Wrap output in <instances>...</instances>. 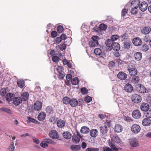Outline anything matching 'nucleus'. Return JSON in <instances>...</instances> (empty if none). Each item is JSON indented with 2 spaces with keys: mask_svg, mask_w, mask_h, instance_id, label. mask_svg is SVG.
Masks as SVG:
<instances>
[{
  "mask_svg": "<svg viewBox=\"0 0 151 151\" xmlns=\"http://www.w3.org/2000/svg\"><path fill=\"white\" fill-rule=\"evenodd\" d=\"M22 101L19 97L15 96L13 101V103L15 106H17L22 103Z\"/></svg>",
  "mask_w": 151,
  "mask_h": 151,
  "instance_id": "9d476101",
  "label": "nucleus"
},
{
  "mask_svg": "<svg viewBox=\"0 0 151 151\" xmlns=\"http://www.w3.org/2000/svg\"><path fill=\"white\" fill-rule=\"evenodd\" d=\"M63 27L61 25L58 26L57 28V30L58 32L59 33H61L63 30Z\"/></svg>",
  "mask_w": 151,
  "mask_h": 151,
  "instance_id": "5fc2aeb1",
  "label": "nucleus"
},
{
  "mask_svg": "<svg viewBox=\"0 0 151 151\" xmlns=\"http://www.w3.org/2000/svg\"><path fill=\"white\" fill-rule=\"evenodd\" d=\"M124 90L127 92L131 93L133 90V87L130 84L127 83L125 85L124 87Z\"/></svg>",
  "mask_w": 151,
  "mask_h": 151,
  "instance_id": "4468645a",
  "label": "nucleus"
},
{
  "mask_svg": "<svg viewBox=\"0 0 151 151\" xmlns=\"http://www.w3.org/2000/svg\"><path fill=\"white\" fill-rule=\"evenodd\" d=\"M111 149L114 151H118V148H117L114 143L111 141H109L108 143Z\"/></svg>",
  "mask_w": 151,
  "mask_h": 151,
  "instance_id": "e433bc0d",
  "label": "nucleus"
},
{
  "mask_svg": "<svg viewBox=\"0 0 151 151\" xmlns=\"http://www.w3.org/2000/svg\"><path fill=\"white\" fill-rule=\"evenodd\" d=\"M146 35L143 37V40L144 41L146 42H147L149 41L150 42V37L149 35Z\"/></svg>",
  "mask_w": 151,
  "mask_h": 151,
  "instance_id": "8fccbe9b",
  "label": "nucleus"
},
{
  "mask_svg": "<svg viewBox=\"0 0 151 151\" xmlns=\"http://www.w3.org/2000/svg\"><path fill=\"white\" fill-rule=\"evenodd\" d=\"M139 87L138 88V90L139 92L141 93H144L147 92L146 88L141 84H139Z\"/></svg>",
  "mask_w": 151,
  "mask_h": 151,
  "instance_id": "412c9836",
  "label": "nucleus"
},
{
  "mask_svg": "<svg viewBox=\"0 0 151 151\" xmlns=\"http://www.w3.org/2000/svg\"><path fill=\"white\" fill-rule=\"evenodd\" d=\"M128 11V9H126L122 10V16L124 17L126 14L127 13Z\"/></svg>",
  "mask_w": 151,
  "mask_h": 151,
  "instance_id": "052dcab7",
  "label": "nucleus"
},
{
  "mask_svg": "<svg viewBox=\"0 0 151 151\" xmlns=\"http://www.w3.org/2000/svg\"><path fill=\"white\" fill-rule=\"evenodd\" d=\"M34 107L36 110L39 111L42 108V103L40 101H36L34 104Z\"/></svg>",
  "mask_w": 151,
  "mask_h": 151,
  "instance_id": "2eb2a0df",
  "label": "nucleus"
},
{
  "mask_svg": "<svg viewBox=\"0 0 151 151\" xmlns=\"http://www.w3.org/2000/svg\"><path fill=\"white\" fill-rule=\"evenodd\" d=\"M131 9L130 12L133 15H135L137 13L138 8H134L133 6H131Z\"/></svg>",
  "mask_w": 151,
  "mask_h": 151,
  "instance_id": "79ce46f5",
  "label": "nucleus"
},
{
  "mask_svg": "<svg viewBox=\"0 0 151 151\" xmlns=\"http://www.w3.org/2000/svg\"><path fill=\"white\" fill-rule=\"evenodd\" d=\"M86 151H99V149L98 148L88 147L86 149Z\"/></svg>",
  "mask_w": 151,
  "mask_h": 151,
  "instance_id": "603ef678",
  "label": "nucleus"
},
{
  "mask_svg": "<svg viewBox=\"0 0 151 151\" xmlns=\"http://www.w3.org/2000/svg\"><path fill=\"white\" fill-rule=\"evenodd\" d=\"M142 125L145 126H150L151 124V120L147 117L144 119L142 121Z\"/></svg>",
  "mask_w": 151,
  "mask_h": 151,
  "instance_id": "a211bd4d",
  "label": "nucleus"
},
{
  "mask_svg": "<svg viewBox=\"0 0 151 151\" xmlns=\"http://www.w3.org/2000/svg\"><path fill=\"white\" fill-rule=\"evenodd\" d=\"M140 3L139 0H133L131 3V6L134 8H138L139 6Z\"/></svg>",
  "mask_w": 151,
  "mask_h": 151,
  "instance_id": "b1692460",
  "label": "nucleus"
},
{
  "mask_svg": "<svg viewBox=\"0 0 151 151\" xmlns=\"http://www.w3.org/2000/svg\"><path fill=\"white\" fill-rule=\"evenodd\" d=\"M146 100L148 103L151 104V95H148Z\"/></svg>",
  "mask_w": 151,
  "mask_h": 151,
  "instance_id": "774afa93",
  "label": "nucleus"
},
{
  "mask_svg": "<svg viewBox=\"0 0 151 151\" xmlns=\"http://www.w3.org/2000/svg\"><path fill=\"white\" fill-rule=\"evenodd\" d=\"M29 96V94L27 92H24L22 93L20 97L21 98L22 101H25L28 99Z\"/></svg>",
  "mask_w": 151,
  "mask_h": 151,
  "instance_id": "aec40b11",
  "label": "nucleus"
},
{
  "mask_svg": "<svg viewBox=\"0 0 151 151\" xmlns=\"http://www.w3.org/2000/svg\"><path fill=\"white\" fill-rule=\"evenodd\" d=\"M78 101L75 99H72L70 100V104L72 107H76L78 105Z\"/></svg>",
  "mask_w": 151,
  "mask_h": 151,
  "instance_id": "cd10ccee",
  "label": "nucleus"
},
{
  "mask_svg": "<svg viewBox=\"0 0 151 151\" xmlns=\"http://www.w3.org/2000/svg\"><path fill=\"white\" fill-rule=\"evenodd\" d=\"M28 120L32 123H34L36 124H39V122L36 120L31 118V117L29 116L27 118Z\"/></svg>",
  "mask_w": 151,
  "mask_h": 151,
  "instance_id": "09e8293b",
  "label": "nucleus"
},
{
  "mask_svg": "<svg viewBox=\"0 0 151 151\" xmlns=\"http://www.w3.org/2000/svg\"><path fill=\"white\" fill-rule=\"evenodd\" d=\"M89 45L91 47H94L98 45L99 43L98 42L95 41H91L89 42Z\"/></svg>",
  "mask_w": 151,
  "mask_h": 151,
  "instance_id": "a19ab883",
  "label": "nucleus"
},
{
  "mask_svg": "<svg viewBox=\"0 0 151 151\" xmlns=\"http://www.w3.org/2000/svg\"><path fill=\"white\" fill-rule=\"evenodd\" d=\"M134 57L135 60L137 61H139L142 58V54L141 52H137L134 54Z\"/></svg>",
  "mask_w": 151,
  "mask_h": 151,
  "instance_id": "393cba45",
  "label": "nucleus"
},
{
  "mask_svg": "<svg viewBox=\"0 0 151 151\" xmlns=\"http://www.w3.org/2000/svg\"><path fill=\"white\" fill-rule=\"evenodd\" d=\"M113 140L116 143H119L121 142V140L117 136H114L113 137Z\"/></svg>",
  "mask_w": 151,
  "mask_h": 151,
  "instance_id": "49530a36",
  "label": "nucleus"
},
{
  "mask_svg": "<svg viewBox=\"0 0 151 151\" xmlns=\"http://www.w3.org/2000/svg\"><path fill=\"white\" fill-rule=\"evenodd\" d=\"M103 151H113L109 147H104L103 148Z\"/></svg>",
  "mask_w": 151,
  "mask_h": 151,
  "instance_id": "338daca9",
  "label": "nucleus"
},
{
  "mask_svg": "<svg viewBox=\"0 0 151 151\" xmlns=\"http://www.w3.org/2000/svg\"><path fill=\"white\" fill-rule=\"evenodd\" d=\"M0 110L4 111L5 112L12 114V111L10 109L5 108V107H1L0 108Z\"/></svg>",
  "mask_w": 151,
  "mask_h": 151,
  "instance_id": "ea45409f",
  "label": "nucleus"
},
{
  "mask_svg": "<svg viewBox=\"0 0 151 151\" xmlns=\"http://www.w3.org/2000/svg\"><path fill=\"white\" fill-rule=\"evenodd\" d=\"M115 64L116 63L114 61H112L109 62V67L113 68L115 66Z\"/></svg>",
  "mask_w": 151,
  "mask_h": 151,
  "instance_id": "0e129e2a",
  "label": "nucleus"
},
{
  "mask_svg": "<svg viewBox=\"0 0 151 151\" xmlns=\"http://www.w3.org/2000/svg\"><path fill=\"white\" fill-rule=\"evenodd\" d=\"M81 146L80 145H72L70 146V149L73 151H77L80 150Z\"/></svg>",
  "mask_w": 151,
  "mask_h": 151,
  "instance_id": "c756f323",
  "label": "nucleus"
},
{
  "mask_svg": "<svg viewBox=\"0 0 151 151\" xmlns=\"http://www.w3.org/2000/svg\"><path fill=\"white\" fill-rule=\"evenodd\" d=\"M88 92V90L86 88L83 87L81 89V92L84 95L86 94Z\"/></svg>",
  "mask_w": 151,
  "mask_h": 151,
  "instance_id": "6e6d98bb",
  "label": "nucleus"
},
{
  "mask_svg": "<svg viewBox=\"0 0 151 151\" xmlns=\"http://www.w3.org/2000/svg\"><path fill=\"white\" fill-rule=\"evenodd\" d=\"M118 78L121 80H125L127 78V74L123 72H119L117 74Z\"/></svg>",
  "mask_w": 151,
  "mask_h": 151,
  "instance_id": "f3484780",
  "label": "nucleus"
},
{
  "mask_svg": "<svg viewBox=\"0 0 151 151\" xmlns=\"http://www.w3.org/2000/svg\"><path fill=\"white\" fill-rule=\"evenodd\" d=\"M40 146L43 148L46 147H48V145L45 142H43V141L40 143Z\"/></svg>",
  "mask_w": 151,
  "mask_h": 151,
  "instance_id": "e2e57ef3",
  "label": "nucleus"
},
{
  "mask_svg": "<svg viewBox=\"0 0 151 151\" xmlns=\"http://www.w3.org/2000/svg\"><path fill=\"white\" fill-rule=\"evenodd\" d=\"M90 134L92 137H96L98 135V131L96 129H93L90 130Z\"/></svg>",
  "mask_w": 151,
  "mask_h": 151,
  "instance_id": "c85d7f7f",
  "label": "nucleus"
},
{
  "mask_svg": "<svg viewBox=\"0 0 151 151\" xmlns=\"http://www.w3.org/2000/svg\"><path fill=\"white\" fill-rule=\"evenodd\" d=\"M57 125L58 127L63 128L65 126V123L64 120L62 119H59L57 122Z\"/></svg>",
  "mask_w": 151,
  "mask_h": 151,
  "instance_id": "bb28decb",
  "label": "nucleus"
},
{
  "mask_svg": "<svg viewBox=\"0 0 151 151\" xmlns=\"http://www.w3.org/2000/svg\"><path fill=\"white\" fill-rule=\"evenodd\" d=\"M120 47L119 44L118 43H116L114 42L112 47V48H111V50L113 49L114 50L118 51L120 49Z\"/></svg>",
  "mask_w": 151,
  "mask_h": 151,
  "instance_id": "7c9ffc66",
  "label": "nucleus"
},
{
  "mask_svg": "<svg viewBox=\"0 0 151 151\" xmlns=\"http://www.w3.org/2000/svg\"><path fill=\"white\" fill-rule=\"evenodd\" d=\"M132 115L133 117L135 119H139L141 116V113L138 110H134L132 112Z\"/></svg>",
  "mask_w": 151,
  "mask_h": 151,
  "instance_id": "f8f14e48",
  "label": "nucleus"
},
{
  "mask_svg": "<svg viewBox=\"0 0 151 151\" xmlns=\"http://www.w3.org/2000/svg\"><path fill=\"white\" fill-rule=\"evenodd\" d=\"M114 42L112 41L111 39H108L106 42V44L107 47H109L108 48L110 50H111V48Z\"/></svg>",
  "mask_w": 151,
  "mask_h": 151,
  "instance_id": "a878e982",
  "label": "nucleus"
},
{
  "mask_svg": "<svg viewBox=\"0 0 151 151\" xmlns=\"http://www.w3.org/2000/svg\"><path fill=\"white\" fill-rule=\"evenodd\" d=\"M49 135L52 139H58L60 140L59 134L58 132L55 130H52L49 133Z\"/></svg>",
  "mask_w": 151,
  "mask_h": 151,
  "instance_id": "7ed1b4c3",
  "label": "nucleus"
},
{
  "mask_svg": "<svg viewBox=\"0 0 151 151\" xmlns=\"http://www.w3.org/2000/svg\"><path fill=\"white\" fill-rule=\"evenodd\" d=\"M43 142H45L52 145H55L56 144V142L52 141V139H44L43 140Z\"/></svg>",
  "mask_w": 151,
  "mask_h": 151,
  "instance_id": "58836bf2",
  "label": "nucleus"
},
{
  "mask_svg": "<svg viewBox=\"0 0 151 151\" xmlns=\"http://www.w3.org/2000/svg\"><path fill=\"white\" fill-rule=\"evenodd\" d=\"M149 49V46L148 45L144 44L140 47V50L143 52L147 51Z\"/></svg>",
  "mask_w": 151,
  "mask_h": 151,
  "instance_id": "c9c22d12",
  "label": "nucleus"
},
{
  "mask_svg": "<svg viewBox=\"0 0 151 151\" xmlns=\"http://www.w3.org/2000/svg\"><path fill=\"white\" fill-rule=\"evenodd\" d=\"M123 46L124 49H128L131 46V43L128 42H124L123 43Z\"/></svg>",
  "mask_w": 151,
  "mask_h": 151,
  "instance_id": "c03bdc74",
  "label": "nucleus"
},
{
  "mask_svg": "<svg viewBox=\"0 0 151 151\" xmlns=\"http://www.w3.org/2000/svg\"><path fill=\"white\" fill-rule=\"evenodd\" d=\"M133 77L132 79V81L135 83H138L140 80L139 77L137 75L132 76Z\"/></svg>",
  "mask_w": 151,
  "mask_h": 151,
  "instance_id": "4c0bfd02",
  "label": "nucleus"
},
{
  "mask_svg": "<svg viewBox=\"0 0 151 151\" xmlns=\"http://www.w3.org/2000/svg\"><path fill=\"white\" fill-rule=\"evenodd\" d=\"M107 27L106 25L104 24H101L99 26V28L101 30H105Z\"/></svg>",
  "mask_w": 151,
  "mask_h": 151,
  "instance_id": "3c124183",
  "label": "nucleus"
},
{
  "mask_svg": "<svg viewBox=\"0 0 151 151\" xmlns=\"http://www.w3.org/2000/svg\"><path fill=\"white\" fill-rule=\"evenodd\" d=\"M110 122H107L106 124L100 127V131L102 134H106L107 133L108 130V127H109Z\"/></svg>",
  "mask_w": 151,
  "mask_h": 151,
  "instance_id": "39448f33",
  "label": "nucleus"
},
{
  "mask_svg": "<svg viewBox=\"0 0 151 151\" xmlns=\"http://www.w3.org/2000/svg\"><path fill=\"white\" fill-rule=\"evenodd\" d=\"M95 54L100 56V57L104 58L106 57V55L104 52H103L101 49L99 48H96L94 50Z\"/></svg>",
  "mask_w": 151,
  "mask_h": 151,
  "instance_id": "423d86ee",
  "label": "nucleus"
},
{
  "mask_svg": "<svg viewBox=\"0 0 151 151\" xmlns=\"http://www.w3.org/2000/svg\"><path fill=\"white\" fill-rule=\"evenodd\" d=\"M151 31V28L150 27L147 26L142 27L141 30L142 34L144 35H147Z\"/></svg>",
  "mask_w": 151,
  "mask_h": 151,
  "instance_id": "6e6552de",
  "label": "nucleus"
},
{
  "mask_svg": "<svg viewBox=\"0 0 151 151\" xmlns=\"http://www.w3.org/2000/svg\"><path fill=\"white\" fill-rule=\"evenodd\" d=\"M132 132L134 133H137L139 132L141 128L139 125L137 124H134L131 127Z\"/></svg>",
  "mask_w": 151,
  "mask_h": 151,
  "instance_id": "0eeeda50",
  "label": "nucleus"
},
{
  "mask_svg": "<svg viewBox=\"0 0 151 151\" xmlns=\"http://www.w3.org/2000/svg\"><path fill=\"white\" fill-rule=\"evenodd\" d=\"M92 40L91 41H95L98 42V40L99 39V37L96 36H93L92 37Z\"/></svg>",
  "mask_w": 151,
  "mask_h": 151,
  "instance_id": "69168bd1",
  "label": "nucleus"
},
{
  "mask_svg": "<svg viewBox=\"0 0 151 151\" xmlns=\"http://www.w3.org/2000/svg\"><path fill=\"white\" fill-rule=\"evenodd\" d=\"M148 6L146 2L143 1L139 5V7L142 11L144 12L147 9Z\"/></svg>",
  "mask_w": 151,
  "mask_h": 151,
  "instance_id": "9b49d317",
  "label": "nucleus"
},
{
  "mask_svg": "<svg viewBox=\"0 0 151 151\" xmlns=\"http://www.w3.org/2000/svg\"><path fill=\"white\" fill-rule=\"evenodd\" d=\"M70 99L69 97H65L63 98V101L64 104L67 105L69 104H70Z\"/></svg>",
  "mask_w": 151,
  "mask_h": 151,
  "instance_id": "37998d69",
  "label": "nucleus"
},
{
  "mask_svg": "<svg viewBox=\"0 0 151 151\" xmlns=\"http://www.w3.org/2000/svg\"><path fill=\"white\" fill-rule=\"evenodd\" d=\"M15 96V95L12 93H9L6 94V98L8 101H13V99Z\"/></svg>",
  "mask_w": 151,
  "mask_h": 151,
  "instance_id": "dca6fc26",
  "label": "nucleus"
},
{
  "mask_svg": "<svg viewBox=\"0 0 151 151\" xmlns=\"http://www.w3.org/2000/svg\"><path fill=\"white\" fill-rule=\"evenodd\" d=\"M18 86L21 88H23L25 85L24 81L22 79H19L17 82Z\"/></svg>",
  "mask_w": 151,
  "mask_h": 151,
  "instance_id": "473e14b6",
  "label": "nucleus"
},
{
  "mask_svg": "<svg viewBox=\"0 0 151 151\" xmlns=\"http://www.w3.org/2000/svg\"><path fill=\"white\" fill-rule=\"evenodd\" d=\"M60 46V49L61 50H64L66 49V45L64 43L61 44Z\"/></svg>",
  "mask_w": 151,
  "mask_h": 151,
  "instance_id": "13d9d810",
  "label": "nucleus"
},
{
  "mask_svg": "<svg viewBox=\"0 0 151 151\" xmlns=\"http://www.w3.org/2000/svg\"><path fill=\"white\" fill-rule=\"evenodd\" d=\"M89 129L88 127L86 126H84L81 128L80 131L82 133L87 134L89 132Z\"/></svg>",
  "mask_w": 151,
  "mask_h": 151,
  "instance_id": "f704fd0d",
  "label": "nucleus"
},
{
  "mask_svg": "<svg viewBox=\"0 0 151 151\" xmlns=\"http://www.w3.org/2000/svg\"><path fill=\"white\" fill-rule=\"evenodd\" d=\"M63 137L66 139H70L71 137V134L69 132H65L63 133Z\"/></svg>",
  "mask_w": 151,
  "mask_h": 151,
  "instance_id": "2f4dec72",
  "label": "nucleus"
},
{
  "mask_svg": "<svg viewBox=\"0 0 151 151\" xmlns=\"http://www.w3.org/2000/svg\"><path fill=\"white\" fill-rule=\"evenodd\" d=\"M132 42L133 44L135 46H140L142 43V41L139 37H136L134 38Z\"/></svg>",
  "mask_w": 151,
  "mask_h": 151,
  "instance_id": "1a4fd4ad",
  "label": "nucleus"
},
{
  "mask_svg": "<svg viewBox=\"0 0 151 151\" xmlns=\"http://www.w3.org/2000/svg\"><path fill=\"white\" fill-rule=\"evenodd\" d=\"M119 38V36L117 35H114L111 36V40L114 42V41L116 40Z\"/></svg>",
  "mask_w": 151,
  "mask_h": 151,
  "instance_id": "4d7b16f0",
  "label": "nucleus"
},
{
  "mask_svg": "<svg viewBox=\"0 0 151 151\" xmlns=\"http://www.w3.org/2000/svg\"><path fill=\"white\" fill-rule=\"evenodd\" d=\"M7 93L6 90L5 88H2L0 91V94L2 96L5 95Z\"/></svg>",
  "mask_w": 151,
  "mask_h": 151,
  "instance_id": "de8ad7c7",
  "label": "nucleus"
},
{
  "mask_svg": "<svg viewBox=\"0 0 151 151\" xmlns=\"http://www.w3.org/2000/svg\"><path fill=\"white\" fill-rule=\"evenodd\" d=\"M46 113L49 115H52L54 113V111L52 106H47L45 109Z\"/></svg>",
  "mask_w": 151,
  "mask_h": 151,
  "instance_id": "5701e85b",
  "label": "nucleus"
},
{
  "mask_svg": "<svg viewBox=\"0 0 151 151\" xmlns=\"http://www.w3.org/2000/svg\"><path fill=\"white\" fill-rule=\"evenodd\" d=\"M52 60L53 62H57L59 61V57L56 56H53L52 57Z\"/></svg>",
  "mask_w": 151,
  "mask_h": 151,
  "instance_id": "680f3d73",
  "label": "nucleus"
},
{
  "mask_svg": "<svg viewBox=\"0 0 151 151\" xmlns=\"http://www.w3.org/2000/svg\"><path fill=\"white\" fill-rule=\"evenodd\" d=\"M131 99L133 102L137 104L141 101L142 98L140 95L134 93L132 95Z\"/></svg>",
  "mask_w": 151,
  "mask_h": 151,
  "instance_id": "f03ea898",
  "label": "nucleus"
},
{
  "mask_svg": "<svg viewBox=\"0 0 151 151\" xmlns=\"http://www.w3.org/2000/svg\"><path fill=\"white\" fill-rule=\"evenodd\" d=\"M127 70L129 75L132 76H136L137 75L138 71L134 65L131 64L127 67Z\"/></svg>",
  "mask_w": 151,
  "mask_h": 151,
  "instance_id": "f257e3e1",
  "label": "nucleus"
},
{
  "mask_svg": "<svg viewBox=\"0 0 151 151\" xmlns=\"http://www.w3.org/2000/svg\"><path fill=\"white\" fill-rule=\"evenodd\" d=\"M92 99L91 97L89 96H87L85 98V101L87 103L90 102L92 100Z\"/></svg>",
  "mask_w": 151,
  "mask_h": 151,
  "instance_id": "bf43d9fd",
  "label": "nucleus"
},
{
  "mask_svg": "<svg viewBox=\"0 0 151 151\" xmlns=\"http://www.w3.org/2000/svg\"><path fill=\"white\" fill-rule=\"evenodd\" d=\"M140 109L142 111L146 112L149 109V105L147 103H142L140 106Z\"/></svg>",
  "mask_w": 151,
  "mask_h": 151,
  "instance_id": "ddd939ff",
  "label": "nucleus"
},
{
  "mask_svg": "<svg viewBox=\"0 0 151 151\" xmlns=\"http://www.w3.org/2000/svg\"><path fill=\"white\" fill-rule=\"evenodd\" d=\"M79 81L78 78L77 77L74 78L71 81L72 84L73 85H76L78 83Z\"/></svg>",
  "mask_w": 151,
  "mask_h": 151,
  "instance_id": "a18cd8bd",
  "label": "nucleus"
},
{
  "mask_svg": "<svg viewBox=\"0 0 151 151\" xmlns=\"http://www.w3.org/2000/svg\"><path fill=\"white\" fill-rule=\"evenodd\" d=\"M122 127L119 124H116L115 126L114 130L116 132L119 133L122 131Z\"/></svg>",
  "mask_w": 151,
  "mask_h": 151,
  "instance_id": "72a5a7b5",
  "label": "nucleus"
},
{
  "mask_svg": "<svg viewBox=\"0 0 151 151\" xmlns=\"http://www.w3.org/2000/svg\"><path fill=\"white\" fill-rule=\"evenodd\" d=\"M46 116V114L43 112H40L38 115L37 118L39 121H43L45 119Z\"/></svg>",
  "mask_w": 151,
  "mask_h": 151,
  "instance_id": "4be33fe9",
  "label": "nucleus"
},
{
  "mask_svg": "<svg viewBox=\"0 0 151 151\" xmlns=\"http://www.w3.org/2000/svg\"><path fill=\"white\" fill-rule=\"evenodd\" d=\"M129 142L131 147H136L139 145L138 141L135 137L130 139H129Z\"/></svg>",
  "mask_w": 151,
  "mask_h": 151,
  "instance_id": "20e7f679",
  "label": "nucleus"
},
{
  "mask_svg": "<svg viewBox=\"0 0 151 151\" xmlns=\"http://www.w3.org/2000/svg\"><path fill=\"white\" fill-rule=\"evenodd\" d=\"M145 116L148 118H151V110L147 111L145 113Z\"/></svg>",
  "mask_w": 151,
  "mask_h": 151,
  "instance_id": "864d4df0",
  "label": "nucleus"
},
{
  "mask_svg": "<svg viewBox=\"0 0 151 151\" xmlns=\"http://www.w3.org/2000/svg\"><path fill=\"white\" fill-rule=\"evenodd\" d=\"M72 140L73 142L75 143L78 142L80 140V136L77 133V134H74L72 138Z\"/></svg>",
  "mask_w": 151,
  "mask_h": 151,
  "instance_id": "6ab92c4d",
  "label": "nucleus"
}]
</instances>
